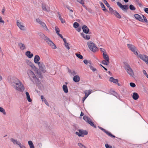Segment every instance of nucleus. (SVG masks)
I'll return each instance as SVG.
<instances>
[{"instance_id":"f257e3e1","label":"nucleus","mask_w":148,"mask_h":148,"mask_svg":"<svg viewBox=\"0 0 148 148\" xmlns=\"http://www.w3.org/2000/svg\"><path fill=\"white\" fill-rule=\"evenodd\" d=\"M38 34L41 38L44 39L48 44L49 45L51 46L53 49H56V45L49 38L45 36L42 33L40 32L38 33Z\"/></svg>"},{"instance_id":"f03ea898","label":"nucleus","mask_w":148,"mask_h":148,"mask_svg":"<svg viewBox=\"0 0 148 148\" xmlns=\"http://www.w3.org/2000/svg\"><path fill=\"white\" fill-rule=\"evenodd\" d=\"M30 79L34 83H38L39 82V80L37 78L34 73L30 70H28L27 71Z\"/></svg>"},{"instance_id":"7ed1b4c3","label":"nucleus","mask_w":148,"mask_h":148,"mask_svg":"<svg viewBox=\"0 0 148 148\" xmlns=\"http://www.w3.org/2000/svg\"><path fill=\"white\" fill-rule=\"evenodd\" d=\"M124 68L129 75L132 77H134V71L128 63H126L125 64Z\"/></svg>"},{"instance_id":"20e7f679","label":"nucleus","mask_w":148,"mask_h":148,"mask_svg":"<svg viewBox=\"0 0 148 148\" xmlns=\"http://www.w3.org/2000/svg\"><path fill=\"white\" fill-rule=\"evenodd\" d=\"M87 45L89 49L92 51L95 52L98 50V48L92 42H88Z\"/></svg>"},{"instance_id":"39448f33","label":"nucleus","mask_w":148,"mask_h":148,"mask_svg":"<svg viewBox=\"0 0 148 148\" xmlns=\"http://www.w3.org/2000/svg\"><path fill=\"white\" fill-rule=\"evenodd\" d=\"M16 90L19 92H23L25 89V88L22 82H21L20 83L14 86V88Z\"/></svg>"},{"instance_id":"423d86ee","label":"nucleus","mask_w":148,"mask_h":148,"mask_svg":"<svg viewBox=\"0 0 148 148\" xmlns=\"http://www.w3.org/2000/svg\"><path fill=\"white\" fill-rule=\"evenodd\" d=\"M78 131V132H76L75 134L79 136L84 137V135L88 134V132L86 130H79Z\"/></svg>"},{"instance_id":"0eeeda50","label":"nucleus","mask_w":148,"mask_h":148,"mask_svg":"<svg viewBox=\"0 0 148 148\" xmlns=\"http://www.w3.org/2000/svg\"><path fill=\"white\" fill-rule=\"evenodd\" d=\"M21 82L18 79L14 77L11 79V83L12 86L14 88V86H16L18 84L20 83Z\"/></svg>"},{"instance_id":"6e6552de","label":"nucleus","mask_w":148,"mask_h":148,"mask_svg":"<svg viewBox=\"0 0 148 148\" xmlns=\"http://www.w3.org/2000/svg\"><path fill=\"white\" fill-rule=\"evenodd\" d=\"M117 5L124 11H125L129 9L128 5H123L119 2H117Z\"/></svg>"},{"instance_id":"1a4fd4ad","label":"nucleus","mask_w":148,"mask_h":148,"mask_svg":"<svg viewBox=\"0 0 148 148\" xmlns=\"http://www.w3.org/2000/svg\"><path fill=\"white\" fill-rule=\"evenodd\" d=\"M91 90H88V91L86 90L85 91L84 93L85 94V96L82 99V101L83 102H84L85 100L88 97V95L91 93Z\"/></svg>"},{"instance_id":"9d476101","label":"nucleus","mask_w":148,"mask_h":148,"mask_svg":"<svg viewBox=\"0 0 148 148\" xmlns=\"http://www.w3.org/2000/svg\"><path fill=\"white\" fill-rule=\"evenodd\" d=\"M139 58L145 62L148 59V56H147L140 54H139Z\"/></svg>"},{"instance_id":"9b49d317","label":"nucleus","mask_w":148,"mask_h":148,"mask_svg":"<svg viewBox=\"0 0 148 148\" xmlns=\"http://www.w3.org/2000/svg\"><path fill=\"white\" fill-rule=\"evenodd\" d=\"M127 45L129 49L132 52H134V50H136V47L131 44H128Z\"/></svg>"},{"instance_id":"f8f14e48","label":"nucleus","mask_w":148,"mask_h":148,"mask_svg":"<svg viewBox=\"0 0 148 148\" xmlns=\"http://www.w3.org/2000/svg\"><path fill=\"white\" fill-rule=\"evenodd\" d=\"M42 7L43 10L46 11L47 12H48L50 11L49 7L45 4H42Z\"/></svg>"},{"instance_id":"ddd939ff","label":"nucleus","mask_w":148,"mask_h":148,"mask_svg":"<svg viewBox=\"0 0 148 148\" xmlns=\"http://www.w3.org/2000/svg\"><path fill=\"white\" fill-rule=\"evenodd\" d=\"M39 66L40 69L43 72L45 73V65L42 63L40 62V64H38Z\"/></svg>"},{"instance_id":"4468645a","label":"nucleus","mask_w":148,"mask_h":148,"mask_svg":"<svg viewBox=\"0 0 148 148\" xmlns=\"http://www.w3.org/2000/svg\"><path fill=\"white\" fill-rule=\"evenodd\" d=\"M40 57L38 55H36L35 56L34 58V62L36 64H40V62L38 61L40 60Z\"/></svg>"},{"instance_id":"2eb2a0df","label":"nucleus","mask_w":148,"mask_h":148,"mask_svg":"<svg viewBox=\"0 0 148 148\" xmlns=\"http://www.w3.org/2000/svg\"><path fill=\"white\" fill-rule=\"evenodd\" d=\"M82 29L83 32L85 34H88L89 32V29L86 25H83L82 27Z\"/></svg>"},{"instance_id":"dca6fc26","label":"nucleus","mask_w":148,"mask_h":148,"mask_svg":"<svg viewBox=\"0 0 148 148\" xmlns=\"http://www.w3.org/2000/svg\"><path fill=\"white\" fill-rule=\"evenodd\" d=\"M18 46L21 50H23L26 48L25 45L22 42L19 43H18Z\"/></svg>"},{"instance_id":"f3484780","label":"nucleus","mask_w":148,"mask_h":148,"mask_svg":"<svg viewBox=\"0 0 148 148\" xmlns=\"http://www.w3.org/2000/svg\"><path fill=\"white\" fill-rule=\"evenodd\" d=\"M134 16L135 18L136 19L141 22H143V18L141 17V16H140V15L137 14H134Z\"/></svg>"},{"instance_id":"a211bd4d","label":"nucleus","mask_w":148,"mask_h":148,"mask_svg":"<svg viewBox=\"0 0 148 148\" xmlns=\"http://www.w3.org/2000/svg\"><path fill=\"white\" fill-rule=\"evenodd\" d=\"M110 93L116 97L117 98H119V95L115 91L113 90H110Z\"/></svg>"},{"instance_id":"6ab92c4d","label":"nucleus","mask_w":148,"mask_h":148,"mask_svg":"<svg viewBox=\"0 0 148 148\" xmlns=\"http://www.w3.org/2000/svg\"><path fill=\"white\" fill-rule=\"evenodd\" d=\"M16 24L17 26L21 30H25L24 26L23 25H21L20 23L17 21Z\"/></svg>"},{"instance_id":"aec40b11","label":"nucleus","mask_w":148,"mask_h":148,"mask_svg":"<svg viewBox=\"0 0 148 148\" xmlns=\"http://www.w3.org/2000/svg\"><path fill=\"white\" fill-rule=\"evenodd\" d=\"M80 80V78L79 76L76 75L74 76L73 78V80L75 82H79Z\"/></svg>"},{"instance_id":"412c9836","label":"nucleus","mask_w":148,"mask_h":148,"mask_svg":"<svg viewBox=\"0 0 148 148\" xmlns=\"http://www.w3.org/2000/svg\"><path fill=\"white\" fill-rule=\"evenodd\" d=\"M25 55L29 58H31L33 56V53H31L30 51H27L25 53Z\"/></svg>"},{"instance_id":"4be33fe9","label":"nucleus","mask_w":148,"mask_h":148,"mask_svg":"<svg viewBox=\"0 0 148 148\" xmlns=\"http://www.w3.org/2000/svg\"><path fill=\"white\" fill-rule=\"evenodd\" d=\"M132 97L134 99L136 100L138 98L139 96L137 93L134 92L133 93Z\"/></svg>"},{"instance_id":"5701e85b","label":"nucleus","mask_w":148,"mask_h":148,"mask_svg":"<svg viewBox=\"0 0 148 148\" xmlns=\"http://www.w3.org/2000/svg\"><path fill=\"white\" fill-rule=\"evenodd\" d=\"M109 80L111 82L115 84H116L118 82V79H115L112 77H111L110 78Z\"/></svg>"},{"instance_id":"b1692460","label":"nucleus","mask_w":148,"mask_h":148,"mask_svg":"<svg viewBox=\"0 0 148 148\" xmlns=\"http://www.w3.org/2000/svg\"><path fill=\"white\" fill-rule=\"evenodd\" d=\"M81 35L85 39L88 40L90 39V36L86 34H85L83 33H81Z\"/></svg>"},{"instance_id":"393cba45","label":"nucleus","mask_w":148,"mask_h":148,"mask_svg":"<svg viewBox=\"0 0 148 148\" xmlns=\"http://www.w3.org/2000/svg\"><path fill=\"white\" fill-rule=\"evenodd\" d=\"M10 140L14 144H16L18 145L20 143L17 140L14 139L13 138H10Z\"/></svg>"},{"instance_id":"a878e982","label":"nucleus","mask_w":148,"mask_h":148,"mask_svg":"<svg viewBox=\"0 0 148 148\" xmlns=\"http://www.w3.org/2000/svg\"><path fill=\"white\" fill-rule=\"evenodd\" d=\"M42 27L45 30L47 31H49V30L47 27L45 23L43 22H42L40 24Z\"/></svg>"},{"instance_id":"bb28decb","label":"nucleus","mask_w":148,"mask_h":148,"mask_svg":"<svg viewBox=\"0 0 148 148\" xmlns=\"http://www.w3.org/2000/svg\"><path fill=\"white\" fill-rule=\"evenodd\" d=\"M103 57L105 60L107 61V62H109V59L108 56L106 53L105 54V53H103Z\"/></svg>"},{"instance_id":"cd10ccee","label":"nucleus","mask_w":148,"mask_h":148,"mask_svg":"<svg viewBox=\"0 0 148 148\" xmlns=\"http://www.w3.org/2000/svg\"><path fill=\"white\" fill-rule=\"evenodd\" d=\"M25 94L26 95L27 99L28 101L29 102L32 101V100L30 98L29 92H26L25 93Z\"/></svg>"},{"instance_id":"c85d7f7f","label":"nucleus","mask_w":148,"mask_h":148,"mask_svg":"<svg viewBox=\"0 0 148 148\" xmlns=\"http://www.w3.org/2000/svg\"><path fill=\"white\" fill-rule=\"evenodd\" d=\"M62 88L64 92L66 93L68 92V89L66 85H63Z\"/></svg>"},{"instance_id":"c756f323","label":"nucleus","mask_w":148,"mask_h":148,"mask_svg":"<svg viewBox=\"0 0 148 148\" xmlns=\"http://www.w3.org/2000/svg\"><path fill=\"white\" fill-rule=\"evenodd\" d=\"M114 14L117 18H121V16L120 14L116 11H114Z\"/></svg>"},{"instance_id":"7c9ffc66","label":"nucleus","mask_w":148,"mask_h":148,"mask_svg":"<svg viewBox=\"0 0 148 148\" xmlns=\"http://www.w3.org/2000/svg\"><path fill=\"white\" fill-rule=\"evenodd\" d=\"M28 143L29 146L30 148H34V144L32 141L29 140L28 141Z\"/></svg>"},{"instance_id":"2f4dec72","label":"nucleus","mask_w":148,"mask_h":148,"mask_svg":"<svg viewBox=\"0 0 148 148\" xmlns=\"http://www.w3.org/2000/svg\"><path fill=\"white\" fill-rule=\"evenodd\" d=\"M58 15L59 18L61 21V23H65V21L63 19V18H62L60 14L59 13H58Z\"/></svg>"},{"instance_id":"473e14b6","label":"nucleus","mask_w":148,"mask_h":148,"mask_svg":"<svg viewBox=\"0 0 148 148\" xmlns=\"http://www.w3.org/2000/svg\"><path fill=\"white\" fill-rule=\"evenodd\" d=\"M106 133L107 135H108V136H110L112 138H115V136H114V135H113L111 133L107 131H106L105 132Z\"/></svg>"},{"instance_id":"72a5a7b5","label":"nucleus","mask_w":148,"mask_h":148,"mask_svg":"<svg viewBox=\"0 0 148 148\" xmlns=\"http://www.w3.org/2000/svg\"><path fill=\"white\" fill-rule=\"evenodd\" d=\"M88 123L91 126L95 128H96V125H94V123L92 122L90 120L88 122Z\"/></svg>"},{"instance_id":"f704fd0d","label":"nucleus","mask_w":148,"mask_h":148,"mask_svg":"<svg viewBox=\"0 0 148 148\" xmlns=\"http://www.w3.org/2000/svg\"><path fill=\"white\" fill-rule=\"evenodd\" d=\"M83 119L87 123H88L90 120L89 117L86 116H84L83 117Z\"/></svg>"},{"instance_id":"c9c22d12","label":"nucleus","mask_w":148,"mask_h":148,"mask_svg":"<svg viewBox=\"0 0 148 148\" xmlns=\"http://www.w3.org/2000/svg\"><path fill=\"white\" fill-rule=\"evenodd\" d=\"M99 4L101 6V7L103 8V10L104 11H105L106 10V9L105 8V7L103 4L101 2H100Z\"/></svg>"},{"instance_id":"e433bc0d","label":"nucleus","mask_w":148,"mask_h":148,"mask_svg":"<svg viewBox=\"0 0 148 148\" xmlns=\"http://www.w3.org/2000/svg\"><path fill=\"white\" fill-rule=\"evenodd\" d=\"M130 9L132 10H135L136 8L135 7L132 5L131 4L129 6Z\"/></svg>"},{"instance_id":"4c0bfd02","label":"nucleus","mask_w":148,"mask_h":148,"mask_svg":"<svg viewBox=\"0 0 148 148\" xmlns=\"http://www.w3.org/2000/svg\"><path fill=\"white\" fill-rule=\"evenodd\" d=\"M75 55L76 56L79 58L80 59H82L83 58V56L80 54L78 53H76L75 54Z\"/></svg>"},{"instance_id":"58836bf2","label":"nucleus","mask_w":148,"mask_h":148,"mask_svg":"<svg viewBox=\"0 0 148 148\" xmlns=\"http://www.w3.org/2000/svg\"><path fill=\"white\" fill-rule=\"evenodd\" d=\"M0 112L3 113L4 115L6 114V112H5V110L2 107H0Z\"/></svg>"},{"instance_id":"ea45409f","label":"nucleus","mask_w":148,"mask_h":148,"mask_svg":"<svg viewBox=\"0 0 148 148\" xmlns=\"http://www.w3.org/2000/svg\"><path fill=\"white\" fill-rule=\"evenodd\" d=\"M55 31L57 35L58 34H59L60 30L59 28L57 26H56L55 27Z\"/></svg>"},{"instance_id":"a19ab883","label":"nucleus","mask_w":148,"mask_h":148,"mask_svg":"<svg viewBox=\"0 0 148 148\" xmlns=\"http://www.w3.org/2000/svg\"><path fill=\"white\" fill-rule=\"evenodd\" d=\"M109 63V62H107V61L106 60H103L102 61V63L103 64L106 65H108Z\"/></svg>"},{"instance_id":"79ce46f5","label":"nucleus","mask_w":148,"mask_h":148,"mask_svg":"<svg viewBox=\"0 0 148 148\" xmlns=\"http://www.w3.org/2000/svg\"><path fill=\"white\" fill-rule=\"evenodd\" d=\"M73 26L75 28H77L79 26V24L77 22H75L74 23Z\"/></svg>"},{"instance_id":"37998d69","label":"nucleus","mask_w":148,"mask_h":148,"mask_svg":"<svg viewBox=\"0 0 148 148\" xmlns=\"http://www.w3.org/2000/svg\"><path fill=\"white\" fill-rule=\"evenodd\" d=\"M103 1L104 2V3L106 5L107 7H110V5L108 3L107 1L106 0H103Z\"/></svg>"},{"instance_id":"c03bdc74","label":"nucleus","mask_w":148,"mask_h":148,"mask_svg":"<svg viewBox=\"0 0 148 148\" xmlns=\"http://www.w3.org/2000/svg\"><path fill=\"white\" fill-rule=\"evenodd\" d=\"M89 68L93 72L96 71V69L92 66H89Z\"/></svg>"},{"instance_id":"a18cd8bd","label":"nucleus","mask_w":148,"mask_h":148,"mask_svg":"<svg viewBox=\"0 0 148 148\" xmlns=\"http://www.w3.org/2000/svg\"><path fill=\"white\" fill-rule=\"evenodd\" d=\"M109 10L110 12L112 14H112H114V11H115V10H114L111 7H109Z\"/></svg>"},{"instance_id":"49530a36","label":"nucleus","mask_w":148,"mask_h":148,"mask_svg":"<svg viewBox=\"0 0 148 148\" xmlns=\"http://www.w3.org/2000/svg\"><path fill=\"white\" fill-rule=\"evenodd\" d=\"M77 1L79 3L81 4H84V0H77Z\"/></svg>"},{"instance_id":"de8ad7c7","label":"nucleus","mask_w":148,"mask_h":148,"mask_svg":"<svg viewBox=\"0 0 148 148\" xmlns=\"http://www.w3.org/2000/svg\"><path fill=\"white\" fill-rule=\"evenodd\" d=\"M142 16L143 17V21H144L146 23H147L148 22L145 16L143 15H142Z\"/></svg>"},{"instance_id":"09e8293b","label":"nucleus","mask_w":148,"mask_h":148,"mask_svg":"<svg viewBox=\"0 0 148 148\" xmlns=\"http://www.w3.org/2000/svg\"><path fill=\"white\" fill-rule=\"evenodd\" d=\"M130 86L134 88L136 86V84H135L133 82H131L130 83Z\"/></svg>"},{"instance_id":"8fccbe9b","label":"nucleus","mask_w":148,"mask_h":148,"mask_svg":"<svg viewBox=\"0 0 148 148\" xmlns=\"http://www.w3.org/2000/svg\"><path fill=\"white\" fill-rule=\"evenodd\" d=\"M64 45H65L66 47L68 50H69L70 49V47L69 46V44L66 42V43H64Z\"/></svg>"},{"instance_id":"3c124183","label":"nucleus","mask_w":148,"mask_h":148,"mask_svg":"<svg viewBox=\"0 0 148 148\" xmlns=\"http://www.w3.org/2000/svg\"><path fill=\"white\" fill-rule=\"evenodd\" d=\"M36 22L39 23L40 24L42 22L41 20L39 18H37L36 19Z\"/></svg>"},{"instance_id":"603ef678","label":"nucleus","mask_w":148,"mask_h":148,"mask_svg":"<svg viewBox=\"0 0 148 148\" xmlns=\"http://www.w3.org/2000/svg\"><path fill=\"white\" fill-rule=\"evenodd\" d=\"M105 146L106 148H112V146L108 145V144H106Z\"/></svg>"},{"instance_id":"864d4df0","label":"nucleus","mask_w":148,"mask_h":148,"mask_svg":"<svg viewBox=\"0 0 148 148\" xmlns=\"http://www.w3.org/2000/svg\"><path fill=\"white\" fill-rule=\"evenodd\" d=\"M19 146V147L21 148H26V147L23 145L21 144V143L19 144V145H18Z\"/></svg>"},{"instance_id":"5fc2aeb1","label":"nucleus","mask_w":148,"mask_h":148,"mask_svg":"<svg viewBox=\"0 0 148 148\" xmlns=\"http://www.w3.org/2000/svg\"><path fill=\"white\" fill-rule=\"evenodd\" d=\"M136 50H134V51L133 52L134 53L136 56H137L139 58V54H138L137 51H135Z\"/></svg>"},{"instance_id":"6e6d98bb","label":"nucleus","mask_w":148,"mask_h":148,"mask_svg":"<svg viewBox=\"0 0 148 148\" xmlns=\"http://www.w3.org/2000/svg\"><path fill=\"white\" fill-rule=\"evenodd\" d=\"M77 74V73L75 71L73 70V72H72V73L71 74L73 75L74 76L75 75H76Z\"/></svg>"},{"instance_id":"4d7b16f0","label":"nucleus","mask_w":148,"mask_h":148,"mask_svg":"<svg viewBox=\"0 0 148 148\" xmlns=\"http://www.w3.org/2000/svg\"><path fill=\"white\" fill-rule=\"evenodd\" d=\"M144 11L146 13L148 14V8H145Z\"/></svg>"},{"instance_id":"13d9d810","label":"nucleus","mask_w":148,"mask_h":148,"mask_svg":"<svg viewBox=\"0 0 148 148\" xmlns=\"http://www.w3.org/2000/svg\"><path fill=\"white\" fill-rule=\"evenodd\" d=\"M98 127L100 129H101V130L102 131H103V132H105L106 131V130H105V129L103 128L100 127H99V126H98Z\"/></svg>"},{"instance_id":"bf43d9fd","label":"nucleus","mask_w":148,"mask_h":148,"mask_svg":"<svg viewBox=\"0 0 148 148\" xmlns=\"http://www.w3.org/2000/svg\"><path fill=\"white\" fill-rule=\"evenodd\" d=\"M44 101L47 106H49V103L47 102V101L46 99H44Z\"/></svg>"},{"instance_id":"052dcab7","label":"nucleus","mask_w":148,"mask_h":148,"mask_svg":"<svg viewBox=\"0 0 148 148\" xmlns=\"http://www.w3.org/2000/svg\"><path fill=\"white\" fill-rule=\"evenodd\" d=\"M0 23H4V21L2 20V18L0 16Z\"/></svg>"},{"instance_id":"680f3d73","label":"nucleus","mask_w":148,"mask_h":148,"mask_svg":"<svg viewBox=\"0 0 148 148\" xmlns=\"http://www.w3.org/2000/svg\"><path fill=\"white\" fill-rule=\"evenodd\" d=\"M41 100H42V101H44V100L45 99L44 97V96L42 95H41Z\"/></svg>"},{"instance_id":"e2e57ef3","label":"nucleus","mask_w":148,"mask_h":148,"mask_svg":"<svg viewBox=\"0 0 148 148\" xmlns=\"http://www.w3.org/2000/svg\"><path fill=\"white\" fill-rule=\"evenodd\" d=\"M100 50L103 53H105L104 51H105V50L104 49L101 48H100Z\"/></svg>"},{"instance_id":"0e129e2a","label":"nucleus","mask_w":148,"mask_h":148,"mask_svg":"<svg viewBox=\"0 0 148 148\" xmlns=\"http://www.w3.org/2000/svg\"><path fill=\"white\" fill-rule=\"evenodd\" d=\"M81 30V27H78L77 29V30L78 32H80Z\"/></svg>"},{"instance_id":"69168bd1","label":"nucleus","mask_w":148,"mask_h":148,"mask_svg":"<svg viewBox=\"0 0 148 148\" xmlns=\"http://www.w3.org/2000/svg\"><path fill=\"white\" fill-rule=\"evenodd\" d=\"M84 62L86 64H87L88 63L87 60H84Z\"/></svg>"},{"instance_id":"338daca9","label":"nucleus","mask_w":148,"mask_h":148,"mask_svg":"<svg viewBox=\"0 0 148 148\" xmlns=\"http://www.w3.org/2000/svg\"><path fill=\"white\" fill-rule=\"evenodd\" d=\"M62 39L63 38V37L61 34H58V35Z\"/></svg>"},{"instance_id":"774afa93","label":"nucleus","mask_w":148,"mask_h":148,"mask_svg":"<svg viewBox=\"0 0 148 148\" xmlns=\"http://www.w3.org/2000/svg\"><path fill=\"white\" fill-rule=\"evenodd\" d=\"M143 73L145 75H146V74H147V73H146V71L145 70H143Z\"/></svg>"}]
</instances>
